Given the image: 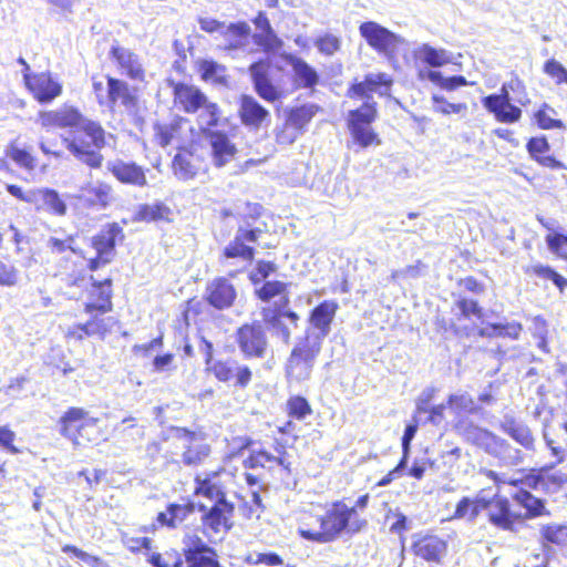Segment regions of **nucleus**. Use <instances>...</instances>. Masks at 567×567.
<instances>
[{
  "label": "nucleus",
  "instance_id": "3c124183",
  "mask_svg": "<svg viewBox=\"0 0 567 567\" xmlns=\"http://www.w3.org/2000/svg\"><path fill=\"white\" fill-rule=\"evenodd\" d=\"M417 56L433 68L442 66L451 61L447 51L434 49L429 44H423L419 49Z\"/></svg>",
  "mask_w": 567,
  "mask_h": 567
},
{
  "label": "nucleus",
  "instance_id": "37998d69",
  "mask_svg": "<svg viewBox=\"0 0 567 567\" xmlns=\"http://www.w3.org/2000/svg\"><path fill=\"white\" fill-rule=\"evenodd\" d=\"M274 464L289 468V464H286L285 458L270 454L267 451H251V454L244 461L246 468H271Z\"/></svg>",
  "mask_w": 567,
  "mask_h": 567
},
{
  "label": "nucleus",
  "instance_id": "f257e3e1",
  "mask_svg": "<svg viewBox=\"0 0 567 567\" xmlns=\"http://www.w3.org/2000/svg\"><path fill=\"white\" fill-rule=\"evenodd\" d=\"M355 507H349L343 502H334L324 515L319 517L318 530L299 528V534L307 540L317 543H330L336 540L342 532H359L367 524L365 520L354 518Z\"/></svg>",
  "mask_w": 567,
  "mask_h": 567
},
{
  "label": "nucleus",
  "instance_id": "13d9d810",
  "mask_svg": "<svg viewBox=\"0 0 567 567\" xmlns=\"http://www.w3.org/2000/svg\"><path fill=\"white\" fill-rule=\"evenodd\" d=\"M433 110L437 113H442L445 115L452 114V113H462L467 110V105L465 103H450L447 102L443 96L433 95Z\"/></svg>",
  "mask_w": 567,
  "mask_h": 567
},
{
  "label": "nucleus",
  "instance_id": "4468645a",
  "mask_svg": "<svg viewBox=\"0 0 567 567\" xmlns=\"http://www.w3.org/2000/svg\"><path fill=\"white\" fill-rule=\"evenodd\" d=\"M269 61L260 60L249 66V73L257 94L267 102H275L280 99L281 93L269 79Z\"/></svg>",
  "mask_w": 567,
  "mask_h": 567
},
{
  "label": "nucleus",
  "instance_id": "052dcab7",
  "mask_svg": "<svg viewBox=\"0 0 567 567\" xmlns=\"http://www.w3.org/2000/svg\"><path fill=\"white\" fill-rule=\"evenodd\" d=\"M20 281L19 269L11 264H6L0 260V286L13 287Z\"/></svg>",
  "mask_w": 567,
  "mask_h": 567
},
{
  "label": "nucleus",
  "instance_id": "f8f14e48",
  "mask_svg": "<svg viewBox=\"0 0 567 567\" xmlns=\"http://www.w3.org/2000/svg\"><path fill=\"white\" fill-rule=\"evenodd\" d=\"M391 83V79L385 73H369L362 82L351 85L348 90V96L351 99H365V102L374 105L375 103L372 101L371 93L386 95Z\"/></svg>",
  "mask_w": 567,
  "mask_h": 567
},
{
  "label": "nucleus",
  "instance_id": "a19ab883",
  "mask_svg": "<svg viewBox=\"0 0 567 567\" xmlns=\"http://www.w3.org/2000/svg\"><path fill=\"white\" fill-rule=\"evenodd\" d=\"M318 110L319 107L315 104H303L298 107H292L286 112V120L305 133L308 124L317 114Z\"/></svg>",
  "mask_w": 567,
  "mask_h": 567
},
{
  "label": "nucleus",
  "instance_id": "c756f323",
  "mask_svg": "<svg viewBox=\"0 0 567 567\" xmlns=\"http://www.w3.org/2000/svg\"><path fill=\"white\" fill-rule=\"evenodd\" d=\"M110 53L127 76L134 80L143 78L144 70L142 63L138 56L130 49L113 45Z\"/></svg>",
  "mask_w": 567,
  "mask_h": 567
},
{
  "label": "nucleus",
  "instance_id": "6e6552de",
  "mask_svg": "<svg viewBox=\"0 0 567 567\" xmlns=\"http://www.w3.org/2000/svg\"><path fill=\"white\" fill-rule=\"evenodd\" d=\"M377 110L373 104L364 102V104L349 113V130L353 141L361 147H369L374 142L380 144L378 135L371 128L370 124L374 121Z\"/></svg>",
  "mask_w": 567,
  "mask_h": 567
},
{
  "label": "nucleus",
  "instance_id": "dca6fc26",
  "mask_svg": "<svg viewBox=\"0 0 567 567\" xmlns=\"http://www.w3.org/2000/svg\"><path fill=\"white\" fill-rule=\"evenodd\" d=\"M543 439L556 461L550 468L563 463L567 458V417L556 427L544 426Z\"/></svg>",
  "mask_w": 567,
  "mask_h": 567
},
{
  "label": "nucleus",
  "instance_id": "72a5a7b5",
  "mask_svg": "<svg viewBox=\"0 0 567 567\" xmlns=\"http://www.w3.org/2000/svg\"><path fill=\"white\" fill-rule=\"evenodd\" d=\"M195 509L196 504L194 502H187L185 504H169L165 512L158 513L157 523L161 526L176 528L186 520Z\"/></svg>",
  "mask_w": 567,
  "mask_h": 567
},
{
  "label": "nucleus",
  "instance_id": "09e8293b",
  "mask_svg": "<svg viewBox=\"0 0 567 567\" xmlns=\"http://www.w3.org/2000/svg\"><path fill=\"white\" fill-rule=\"evenodd\" d=\"M514 499L527 511L529 516H540L546 514L544 502L540 498L535 497L528 491H518L514 495Z\"/></svg>",
  "mask_w": 567,
  "mask_h": 567
},
{
  "label": "nucleus",
  "instance_id": "69168bd1",
  "mask_svg": "<svg viewBox=\"0 0 567 567\" xmlns=\"http://www.w3.org/2000/svg\"><path fill=\"white\" fill-rule=\"evenodd\" d=\"M548 109L550 113L556 114L554 109L548 107L545 104V107L543 110H539L536 114V121L539 127L543 130H550V128H564V123L560 120L553 118L546 111Z\"/></svg>",
  "mask_w": 567,
  "mask_h": 567
},
{
  "label": "nucleus",
  "instance_id": "6e6d98bb",
  "mask_svg": "<svg viewBox=\"0 0 567 567\" xmlns=\"http://www.w3.org/2000/svg\"><path fill=\"white\" fill-rule=\"evenodd\" d=\"M148 561L154 567H183V559L177 553H153Z\"/></svg>",
  "mask_w": 567,
  "mask_h": 567
},
{
  "label": "nucleus",
  "instance_id": "ddd939ff",
  "mask_svg": "<svg viewBox=\"0 0 567 567\" xmlns=\"http://www.w3.org/2000/svg\"><path fill=\"white\" fill-rule=\"evenodd\" d=\"M155 131L157 142L162 147L172 145L179 150L187 142L189 124L183 117H174L168 123L157 124Z\"/></svg>",
  "mask_w": 567,
  "mask_h": 567
},
{
  "label": "nucleus",
  "instance_id": "aec40b11",
  "mask_svg": "<svg viewBox=\"0 0 567 567\" xmlns=\"http://www.w3.org/2000/svg\"><path fill=\"white\" fill-rule=\"evenodd\" d=\"M107 169L123 184L144 187L147 184L144 169L133 162L115 159L107 163Z\"/></svg>",
  "mask_w": 567,
  "mask_h": 567
},
{
  "label": "nucleus",
  "instance_id": "bb28decb",
  "mask_svg": "<svg viewBox=\"0 0 567 567\" xmlns=\"http://www.w3.org/2000/svg\"><path fill=\"white\" fill-rule=\"evenodd\" d=\"M175 102L188 114L199 111L207 96L196 86L178 83L174 87Z\"/></svg>",
  "mask_w": 567,
  "mask_h": 567
},
{
  "label": "nucleus",
  "instance_id": "cd10ccee",
  "mask_svg": "<svg viewBox=\"0 0 567 567\" xmlns=\"http://www.w3.org/2000/svg\"><path fill=\"white\" fill-rule=\"evenodd\" d=\"M286 62L292 68L293 84L301 89H313L319 82V74L301 58L292 54L286 55Z\"/></svg>",
  "mask_w": 567,
  "mask_h": 567
},
{
  "label": "nucleus",
  "instance_id": "a18cd8bd",
  "mask_svg": "<svg viewBox=\"0 0 567 567\" xmlns=\"http://www.w3.org/2000/svg\"><path fill=\"white\" fill-rule=\"evenodd\" d=\"M447 405L457 416L476 413L478 411L474 399L466 392L451 394L447 400Z\"/></svg>",
  "mask_w": 567,
  "mask_h": 567
},
{
  "label": "nucleus",
  "instance_id": "1a4fd4ad",
  "mask_svg": "<svg viewBox=\"0 0 567 567\" xmlns=\"http://www.w3.org/2000/svg\"><path fill=\"white\" fill-rule=\"evenodd\" d=\"M239 350L246 359H262L268 348V338L260 322L241 326L236 332Z\"/></svg>",
  "mask_w": 567,
  "mask_h": 567
},
{
  "label": "nucleus",
  "instance_id": "774afa93",
  "mask_svg": "<svg viewBox=\"0 0 567 567\" xmlns=\"http://www.w3.org/2000/svg\"><path fill=\"white\" fill-rule=\"evenodd\" d=\"M316 47L321 53L332 55L340 49V40L332 34H326L316 41Z\"/></svg>",
  "mask_w": 567,
  "mask_h": 567
},
{
  "label": "nucleus",
  "instance_id": "49530a36",
  "mask_svg": "<svg viewBox=\"0 0 567 567\" xmlns=\"http://www.w3.org/2000/svg\"><path fill=\"white\" fill-rule=\"evenodd\" d=\"M195 484L196 495L204 496L214 504H217L219 501H227L220 486L213 483L209 478H202L200 476H197L195 478Z\"/></svg>",
  "mask_w": 567,
  "mask_h": 567
},
{
  "label": "nucleus",
  "instance_id": "f3484780",
  "mask_svg": "<svg viewBox=\"0 0 567 567\" xmlns=\"http://www.w3.org/2000/svg\"><path fill=\"white\" fill-rule=\"evenodd\" d=\"M236 298V289L226 278H216L207 285L206 299L210 306L218 310L230 308Z\"/></svg>",
  "mask_w": 567,
  "mask_h": 567
},
{
  "label": "nucleus",
  "instance_id": "f03ea898",
  "mask_svg": "<svg viewBox=\"0 0 567 567\" xmlns=\"http://www.w3.org/2000/svg\"><path fill=\"white\" fill-rule=\"evenodd\" d=\"M107 138H113V136L106 137L102 126L89 120L83 122L80 128L71 130L62 140L66 148L79 161L97 168L103 161L99 151L107 144Z\"/></svg>",
  "mask_w": 567,
  "mask_h": 567
},
{
  "label": "nucleus",
  "instance_id": "4be33fe9",
  "mask_svg": "<svg viewBox=\"0 0 567 567\" xmlns=\"http://www.w3.org/2000/svg\"><path fill=\"white\" fill-rule=\"evenodd\" d=\"M40 120L43 126L71 127L72 130L80 128L83 122L87 121L83 118L78 110L69 106L56 111L42 112L40 113Z\"/></svg>",
  "mask_w": 567,
  "mask_h": 567
},
{
  "label": "nucleus",
  "instance_id": "7c9ffc66",
  "mask_svg": "<svg viewBox=\"0 0 567 567\" xmlns=\"http://www.w3.org/2000/svg\"><path fill=\"white\" fill-rule=\"evenodd\" d=\"M215 550L200 539H197L186 550L187 567H220Z\"/></svg>",
  "mask_w": 567,
  "mask_h": 567
},
{
  "label": "nucleus",
  "instance_id": "58836bf2",
  "mask_svg": "<svg viewBox=\"0 0 567 567\" xmlns=\"http://www.w3.org/2000/svg\"><path fill=\"white\" fill-rule=\"evenodd\" d=\"M197 113V124L202 132L209 133L210 127H215L219 125L221 118V111L217 103L210 101L208 97L200 105V109Z\"/></svg>",
  "mask_w": 567,
  "mask_h": 567
},
{
  "label": "nucleus",
  "instance_id": "bf43d9fd",
  "mask_svg": "<svg viewBox=\"0 0 567 567\" xmlns=\"http://www.w3.org/2000/svg\"><path fill=\"white\" fill-rule=\"evenodd\" d=\"M7 156L17 163L20 167L30 171L34 168V159L31 154L16 145H11L7 150Z\"/></svg>",
  "mask_w": 567,
  "mask_h": 567
},
{
  "label": "nucleus",
  "instance_id": "2eb2a0df",
  "mask_svg": "<svg viewBox=\"0 0 567 567\" xmlns=\"http://www.w3.org/2000/svg\"><path fill=\"white\" fill-rule=\"evenodd\" d=\"M24 81L28 89L40 103H49L62 92L61 84L53 80L49 73L35 75L24 73Z\"/></svg>",
  "mask_w": 567,
  "mask_h": 567
},
{
  "label": "nucleus",
  "instance_id": "4c0bfd02",
  "mask_svg": "<svg viewBox=\"0 0 567 567\" xmlns=\"http://www.w3.org/2000/svg\"><path fill=\"white\" fill-rule=\"evenodd\" d=\"M488 518L502 529H512L515 515L511 512L509 502L502 497L494 498L488 509Z\"/></svg>",
  "mask_w": 567,
  "mask_h": 567
},
{
  "label": "nucleus",
  "instance_id": "39448f33",
  "mask_svg": "<svg viewBox=\"0 0 567 567\" xmlns=\"http://www.w3.org/2000/svg\"><path fill=\"white\" fill-rule=\"evenodd\" d=\"M523 82L517 78L503 83L499 94H491L482 100L483 106L492 113L497 122L516 123L522 117V110L511 103L509 92L523 89Z\"/></svg>",
  "mask_w": 567,
  "mask_h": 567
},
{
  "label": "nucleus",
  "instance_id": "e433bc0d",
  "mask_svg": "<svg viewBox=\"0 0 567 567\" xmlns=\"http://www.w3.org/2000/svg\"><path fill=\"white\" fill-rule=\"evenodd\" d=\"M82 198L91 206L106 208L113 200V190L104 182L90 183L82 188Z\"/></svg>",
  "mask_w": 567,
  "mask_h": 567
},
{
  "label": "nucleus",
  "instance_id": "6ab92c4d",
  "mask_svg": "<svg viewBox=\"0 0 567 567\" xmlns=\"http://www.w3.org/2000/svg\"><path fill=\"white\" fill-rule=\"evenodd\" d=\"M260 233L258 229L247 230L240 227L234 239L225 247L224 256L226 258L240 257L244 260L251 261L255 250L248 244L256 243Z\"/></svg>",
  "mask_w": 567,
  "mask_h": 567
},
{
  "label": "nucleus",
  "instance_id": "79ce46f5",
  "mask_svg": "<svg viewBox=\"0 0 567 567\" xmlns=\"http://www.w3.org/2000/svg\"><path fill=\"white\" fill-rule=\"evenodd\" d=\"M264 322L277 334L285 343H288L291 337V331L284 322L285 315L271 310V307H266L261 311Z\"/></svg>",
  "mask_w": 567,
  "mask_h": 567
},
{
  "label": "nucleus",
  "instance_id": "de8ad7c7",
  "mask_svg": "<svg viewBox=\"0 0 567 567\" xmlns=\"http://www.w3.org/2000/svg\"><path fill=\"white\" fill-rule=\"evenodd\" d=\"M254 43L266 53H276L284 45L282 40L276 34L272 28L258 31L252 35Z\"/></svg>",
  "mask_w": 567,
  "mask_h": 567
},
{
  "label": "nucleus",
  "instance_id": "473e14b6",
  "mask_svg": "<svg viewBox=\"0 0 567 567\" xmlns=\"http://www.w3.org/2000/svg\"><path fill=\"white\" fill-rule=\"evenodd\" d=\"M33 205L38 210L42 209L56 216H64L68 210L59 193L51 188H37Z\"/></svg>",
  "mask_w": 567,
  "mask_h": 567
},
{
  "label": "nucleus",
  "instance_id": "9b49d317",
  "mask_svg": "<svg viewBox=\"0 0 567 567\" xmlns=\"http://www.w3.org/2000/svg\"><path fill=\"white\" fill-rule=\"evenodd\" d=\"M198 509L203 512L202 520L205 528L218 534L227 533L231 526V517L234 515V505L228 501H219L209 508L200 504Z\"/></svg>",
  "mask_w": 567,
  "mask_h": 567
},
{
  "label": "nucleus",
  "instance_id": "20e7f679",
  "mask_svg": "<svg viewBox=\"0 0 567 567\" xmlns=\"http://www.w3.org/2000/svg\"><path fill=\"white\" fill-rule=\"evenodd\" d=\"M321 347L318 342L302 340L298 342L286 363V378L288 383H301L310 379L312 369Z\"/></svg>",
  "mask_w": 567,
  "mask_h": 567
},
{
  "label": "nucleus",
  "instance_id": "4d7b16f0",
  "mask_svg": "<svg viewBox=\"0 0 567 567\" xmlns=\"http://www.w3.org/2000/svg\"><path fill=\"white\" fill-rule=\"evenodd\" d=\"M287 288L288 285L281 281H266L259 289L256 290V293L260 300L270 301L279 295H282Z\"/></svg>",
  "mask_w": 567,
  "mask_h": 567
},
{
  "label": "nucleus",
  "instance_id": "8fccbe9b",
  "mask_svg": "<svg viewBox=\"0 0 567 567\" xmlns=\"http://www.w3.org/2000/svg\"><path fill=\"white\" fill-rule=\"evenodd\" d=\"M172 210L163 203L144 205L140 208L138 217L144 221H168Z\"/></svg>",
  "mask_w": 567,
  "mask_h": 567
},
{
  "label": "nucleus",
  "instance_id": "603ef678",
  "mask_svg": "<svg viewBox=\"0 0 567 567\" xmlns=\"http://www.w3.org/2000/svg\"><path fill=\"white\" fill-rule=\"evenodd\" d=\"M235 360H214L206 367V370L214 374L220 382L229 381L235 373Z\"/></svg>",
  "mask_w": 567,
  "mask_h": 567
},
{
  "label": "nucleus",
  "instance_id": "0e129e2a",
  "mask_svg": "<svg viewBox=\"0 0 567 567\" xmlns=\"http://www.w3.org/2000/svg\"><path fill=\"white\" fill-rule=\"evenodd\" d=\"M289 415L302 420L311 413L308 401L302 396H293L288 401Z\"/></svg>",
  "mask_w": 567,
  "mask_h": 567
},
{
  "label": "nucleus",
  "instance_id": "393cba45",
  "mask_svg": "<svg viewBox=\"0 0 567 567\" xmlns=\"http://www.w3.org/2000/svg\"><path fill=\"white\" fill-rule=\"evenodd\" d=\"M238 113L243 124L255 130L269 117V112L255 97L246 94L240 97Z\"/></svg>",
  "mask_w": 567,
  "mask_h": 567
},
{
  "label": "nucleus",
  "instance_id": "0eeeda50",
  "mask_svg": "<svg viewBox=\"0 0 567 567\" xmlns=\"http://www.w3.org/2000/svg\"><path fill=\"white\" fill-rule=\"evenodd\" d=\"M360 35L377 52L385 56H393L404 40L374 21H367L359 27Z\"/></svg>",
  "mask_w": 567,
  "mask_h": 567
},
{
  "label": "nucleus",
  "instance_id": "2f4dec72",
  "mask_svg": "<svg viewBox=\"0 0 567 567\" xmlns=\"http://www.w3.org/2000/svg\"><path fill=\"white\" fill-rule=\"evenodd\" d=\"M90 280L93 281L91 296L96 298V300L85 305V312L91 315L93 311H99L100 313H106L111 311V279H105L97 282L94 280L93 276H91Z\"/></svg>",
  "mask_w": 567,
  "mask_h": 567
},
{
  "label": "nucleus",
  "instance_id": "423d86ee",
  "mask_svg": "<svg viewBox=\"0 0 567 567\" xmlns=\"http://www.w3.org/2000/svg\"><path fill=\"white\" fill-rule=\"evenodd\" d=\"M174 436L182 444V463L188 467L202 465L210 455V445L205 437L197 432L188 431L185 427H174Z\"/></svg>",
  "mask_w": 567,
  "mask_h": 567
},
{
  "label": "nucleus",
  "instance_id": "f704fd0d",
  "mask_svg": "<svg viewBox=\"0 0 567 567\" xmlns=\"http://www.w3.org/2000/svg\"><path fill=\"white\" fill-rule=\"evenodd\" d=\"M565 484H567V474L560 471L549 473L546 470H542L538 476L526 480L527 486L546 493H556Z\"/></svg>",
  "mask_w": 567,
  "mask_h": 567
},
{
  "label": "nucleus",
  "instance_id": "5701e85b",
  "mask_svg": "<svg viewBox=\"0 0 567 567\" xmlns=\"http://www.w3.org/2000/svg\"><path fill=\"white\" fill-rule=\"evenodd\" d=\"M124 237L123 229L118 224H109L96 236L93 237V247L95 248L100 258H103L104 264L111 261V255L114 250L117 240Z\"/></svg>",
  "mask_w": 567,
  "mask_h": 567
},
{
  "label": "nucleus",
  "instance_id": "7ed1b4c3",
  "mask_svg": "<svg viewBox=\"0 0 567 567\" xmlns=\"http://www.w3.org/2000/svg\"><path fill=\"white\" fill-rule=\"evenodd\" d=\"M61 434L74 445L95 442L99 439V420L81 408L69 409L60 420Z\"/></svg>",
  "mask_w": 567,
  "mask_h": 567
},
{
  "label": "nucleus",
  "instance_id": "ea45409f",
  "mask_svg": "<svg viewBox=\"0 0 567 567\" xmlns=\"http://www.w3.org/2000/svg\"><path fill=\"white\" fill-rule=\"evenodd\" d=\"M173 169L178 179L189 181L196 176L198 167L192 153L179 152L173 159Z\"/></svg>",
  "mask_w": 567,
  "mask_h": 567
},
{
  "label": "nucleus",
  "instance_id": "864d4df0",
  "mask_svg": "<svg viewBox=\"0 0 567 567\" xmlns=\"http://www.w3.org/2000/svg\"><path fill=\"white\" fill-rule=\"evenodd\" d=\"M202 78L205 81L224 84L226 82L225 68L214 61H203L200 64Z\"/></svg>",
  "mask_w": 567,
  "mask_h": 567
},
{
  "label": "nucleus",
  "instance_id": "b1692460",
  "mask_svg": "<svg viewBox=\"0 0 567 567\" xmlns=\"http://www.w3.org/2000/svg\"><path fill=\"white\" fill-rule=\"evenodd\" d=\"M412 550L426 561L439 563L446 553V543L437 536L426 535L413 543Z\"/></svg>",
  "mask_w": 567,
  "mask_h": 567
},
{
  "label": "nucleus",
  "instance_id": "5fc2aeb1",
  "mask_svg": "<svg viewBox=\"0 0 567 567\" xmlns=\"http://www.w3.org/2000/svg\"><path fill=\"white\" fill-rule=\"evenodd\" d=\"M303 133L301 131L290 124L287 120H285V123L281 126H278L275 131L276 142L282 145H290L295 143V141Z\"/></svg>",
  "mask_w": 567,
  "mask_h": 567
},
{
  "label": "nucleus",
  "instance_id": "c03bdc74",
  "mask_svg": "<svg viewBox=\"0 0 567 567\" xmlns=\"http://www.w3.org/2000/svg\"><path fill=\"white\" fill-rule=\"evenodd\" d=\"M115 324L116 320L113 317L100 318L99 316H94L86 323L78 324V329L84 331L87 337L99 336L103 339L112 331Z\"/></svg>",
  "mask_w": 567,
  "mask_h": 567
},
{
  "label": "nucleus",
  "instance_id": "a211bd4d",
  "mask_svg": "<svg viewBox=\"0 0 567 567\" xmlns=\"http://www.w3.org/2000/svg\"><path fill=\"white\" fill-rule=\"evenodd\" d=\"M455 429L463 439L489 454L498 435L467 420H458Z\"/></svg>",
  "mask_w": 567,
  "mask_h": 567
},
{
  "label": "nucleus",
  "instance_id": "a878e982",
  "mask_svg": "<svg viewBox=\"0 0 567 567\" xmlns=\"http://www.w3.org/2000/svg\"><path fill=\"white\" fill-rule=\"evenodd\" d=\"M499 427L520 446L528 451H534L535 437L527 424L511 415H505L501 421Z\"/></svg>",
  "mask_w": 567,
  "mask_h": 567
},
{
  "label": "nucleus",
  "instance_id": "c9c22d12",
  "mask_svg": "<svg viewBox=\"0 0 567 567\" xmlns=\"http://www.w3.org/2000/svg\"><path fill=\"white\" fill-rule=\"evenodd\" d=\"M488 455L497 458L498 462L505 466H517L524 461L523 452L501 436L496 437Z\"/></svg>",
  "mask_w": 567,
  "mask_h": 567
},
{
  "label": "nucleus",
  "instance_id": "338daca9",
  "mask_svg": "<svg viewBox=\"0 0 567 567\" xmlns=\"http://www.w3.org/2000/svg\"><path fill=\"white\" fill-rule=\"evenodd\" d=\"M62 551L73 553L78 558L85 561L86 564H89L92 567H111L107 563H105L101 558L91 556L87 553L76 548L75 546L65 545L62 548Z\"/></svg>",
  "mask_w": 567,
  "mask_h": 567
},
{
  "label": "nucleus",
  "instance_id": "9d476101",
  "mask_svg": "<svg viewBox=\"0 0 567 567\" xmlns=\"http://www.w3.org/2000/svg\"><path fill=\"white\" fill-rule=\"evenodd\" d=\"M338 309L339 306L333 300H324L315 307L309 317V323L315 331H308L305 340L318 342V347H321L324 338L331 331V323Z\"/></svg>",
  "mask_w": 567,
  "mask_h": 567
},
{
  "label": "nucleus",
  "instance_id": "e2e57ef3",
  "mask_svg": "<svg viewBox=\"0 0 567 567\" xmlns=\"http://www.w3.org/2000/svg\"><path fill=\"white\" fill-rule=\"evenodd\" d=\"M289 305V292L288 288L282 292V295L278 296V299L274 302V307H271V310L280 312V315H285L286 318L297 327L299 316L295 311L287 310V307Z\"/></svg>",
  "mask_w": 567,
  "mask_h": 567
},
{
  "label": "nucleus",
  "instance_id": "680f3d73",
  "mask_svg": "<svg viewBox=\"0 0 567 567\" xmlns=\"http://www.w3.org/2000/svg\"><path fill=\"white\" fill-rule=\"evenodd\" d=\"M543 537L556 545H567V527L563 525H549L543 528Z\"/></svg>",
  "mask_w": 567,
  "mask_h": 567
},
{
  "label": "nucleus",
  "instance_id": "c85d7f7f",
  "mask_svg": "<svg viewBox=\"0 0 567 567\" xmlns=\"http://www.w3.org/2000/svg\"><path fill=\"white\" fill-rule=\"evenodd\" d=\"M208 137L215 166H225L234 158L236 154L237 150L235 145L230 142L226 134L220 132H209Z\"/></svg>",
  "mask_w": 567,
  "mask_h": 567
},
{
  "label": "nucleus",
  "instance_id": "412c9836",
  "mask_svg": "<svg viewBox=\"0 0 567 567\" xmlns=\"http://www.w3.org/2000/svg\"><path fill=\"white\" fill-rule=\"evenodd\" d=\"M106 103L114 109L117 104L122 105L128 113L136 110L137 99L124 81L107 78Z\"/></svg>",
  "mask_w": 567,
  "mask_h": 567
}]
</instances>
